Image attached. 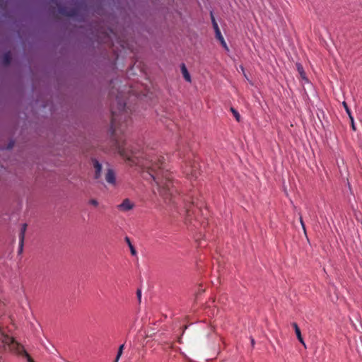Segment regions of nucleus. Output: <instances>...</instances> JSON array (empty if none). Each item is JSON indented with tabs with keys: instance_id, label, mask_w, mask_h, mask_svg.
Here are the masks:
<instances>
[{
	"instance_id": "1a4fd4ad",
	"label": "nucleus",
	"mask_w": 362,
	"mask_h": 362,
	"mask_svg": "<svg viewBox=\"0 0 362 362\" xmlns=\"http://www.w3.org/2000/svg\"><path fill=\"white\" fill-rule=\"evenodd\" d=\"M185 173L187 175H192V177H197V166L195 163L193 165L188 166H186V168L185 170Z\"/></svg>"
},
{
	"instance_id": "4be33fe9",
	"label": "nucleus",
	"mask_w": 362,
	"mask_h": 362,
	"mask_svg": "<svg viewBox=\"0 0 362 362\" xmlns=\"http://www.w3.org/2000/svg\"><path fill=\"white\" fill-rule=\"evenodd\" d=\"M300 221L303 230L305 231V224L301 216L300 217Z\"/></svg>"
},
{
	"instance_id": "39448f33",
	"label": "nucleus",
	"mask_w": 362,
	"mask_h": 362,
	"mask_svg": "<svg viewBox=\"0 0 362 362\" xmlns=\"http://www.w3.org/2000/svg\"><path fill=\"white\" fill-rule=\"evenodd\" d=\"M134 206V203L127 198L124 199L120 204L117 205V208L120 211L126 212L133 209Z\"/></svg>"
},
{
	"instance_id": "2eb2a0df",
	"label": "nucleus",
	"mask_w": 362,
	"mask_h": 362,
	"mask_svg": "<svg viewBox=\"0 0 362 362\" xmlns=\"http://www.w3.org/2000/svg\"><path fill=\"white\" fill-rule=\"evenodd\" d=\"M230 111L233 113V116L235 117V119L238 122H240V115L239 112L233 107H230Z\"/></svg>"
},
{
	"instance_id": "f257e3e1",
	"label": "nucleus",
	"mask_w": 362,
	"mask_h": 362,
	"mask_svg": "<svg viewBox=\"0 0 362 362\" xmlns=\"http://www.w3.org/2000/svg\"><path fill=\"white\" fill-rule=\"evenodd\" d=\"M117 104L118 112L112 110L111 130L119 154L129 165H139L144 169L143 177L146 180L151 179L154 183L152 185L154 194L158 193L166 204L183 208L189 213V204L194 202L187 204V198L180 194L178 183L172 179L166 169L164 157L152 149L135 151L126 141L124 134L130 123L129 112L124 101L118 99Z\"/></svg>"
},
{
	"instance_id": "4468645a",
	"label": "nucleus",
	"mask_w": 362,
	"mask_h": 362,
	"mask_svg": "<svg viewBox=\"0 0 362 362\" xmlns=\"http://www.w3.org/2000/svg\"><path fill=\"white\" fill-rule=\"evenodd\" d=\"M291 325H292V327H293V329L295 330V333L296 334V337H298L302 336L301 335L300 329L298 325H297V323L296 322H293V323H291Z\"/></svg>"
},
{
	"instance_id": "ddd939ff",
	"label": "nucleus",
	"mask_w": 362,
	"mask_h": 362,
	"mask_svg": "<svg viewBox=\"0 0 362 362\" xmlns=\"http://www.w3.org/2000/svg\"><path fill=\"white\" fill-rule=\"evenodd\" d=\"M125 241L127 242V243L128 244V245L129 247V249H130V251H131V254L133 256H135L136 255V251L134 247L132 245V243L130 241V239L128 237H126L125 238Z\"/></svg>"
},
{
	"instance_id": "f8f14e48",
	"label": "nucleus",
	"mask_w": 362,
	"mask_h": 362,
	"mask_svg": "<svg viewBox=\"0 0 362 362\" xmlns=\"http://www.w3.org/2000/svg\"><path fill=\"white\" fill-rule=\"evenodd\" d=\"M297 70L300 76V77L304 79L307 80L305 76V72L304 71L303 67L300 64H296Z\"/></svg>"
},
{
	"instance_id": "0eeeda50",
	"label": "nucleus",
	"mask_w": 362,
	"mask_h": 362,
	"mask_svg": "<svg viewBox=\"0 0 362 362\" xmlns=\"http://www.w3.org/2000/svg\"><path fill=\"white\" fill-rule=\"evenodd\" d=\"M27 223H23L21 228V232L19 233V252L23 251V242L25 238V231L27 230Z\"/></svg>"
},
{
	"instance_id": "20e7f679",
	"label": "nucleus",
	"mask_w": 362,
	"mask_h": 362,
	"mask_svg": "<svg viewBox=\"0 0 362 362\" xmlns=\"http://www.w3.org/2000/svg\"><path fill=\"white\" fill-rule=\"evenodd\" d=\"M59 13L61 15L65 16L76 17L78 16V10L77 8H67L65 6H59Z\"/></svg>"
},
{
	"instance_id": "7ed1b4c3",
	"label": "nucleus",
	"mask_w": 362,
	"mask_h": 362,
	"mask_svg": "<svg viewBox=\"0 0 362 362\" xmlns=\"http://www.w3.org/2000/svg\"><path fill=\"white\" fill-rule=\"evenodd\" d=\"M211 22H212L213 28H214V29L215 30L216 37L220 41L221 44L223 45V47L226 49H228V47H227V45H226V42L223 35H221V30H220V29L218 28V23H216L212 12H211Z\"/></svg>"
},
{
	"instance_id": "423d86ee",
	"label": "nucleus",
	"mask_w": 362,
	"mask_h": 362,
	"mask_svg": "<svg viewBox=\"0 0 362 362\" xmlns=\"http://www.w3.org/2000/svg\"><path fill=\"white\" fill-rule=\"evenodd\" d=\"M91 162H92L93 167L94 169V173H95L94 178L96 180H98L101 177V171L103 169V165L95 158H92Z\"/></svg>"
},
{
	"instance_id": "f3484780",
	"label": "nucleus",
	"mask_w": 362,
	"mask_h": 362,
	"mask_svg": "<svg viewBox=\"0 0 362 362\" xmlns=\"http://www.w3.org/2000/svg\"><path fill=\"white\" fill-rule=\"evenodd\" d=\"M343 106L347 113V115H349V117H352V115H351V110L349 109V107H348V105L346 102H343Z\"/></svg>"
},
{
	"instance_id": "6ab92c4d",
	"label": "nucleus",
	"mask_w": 362,
	"mask_h": 362,
	"mask_svg": "<svg viewBox=\"0 0 362 362\" xmlns=\"http://www.w3.org/2000/svg\"><path fill=\"white\" fill-rule=\"evenodd\" d=\"M349 119H350V121H351V124L352 129L354 131H356V127H355V124H354V120L353 116L350 117Z\"/></svg>"
},
{
	"instance_id": "412c9836",
	"label": "nucleus",
	"mask_w": 362,
	"mask_h": 362,
	"mask_svg": "<svg viewBox=\"0 0 362 362\" xmlns=\"http://www.w3.org/2000/svg\"><path fill=\"white\" fill-rule=\"evenodd\" d=\"M136 296L138 297V299L140 301L141 300V291L140 289H138L137 291H136Z\"/></svg>"
},
{
	"instance_id": "6e6552de",
	"label": "nucleus",
	"mask_w": 362,
	"mask_h": 362,
	"mask_svg": "<svg viewBox=\"0 0 362 362\" xmlns=\"http://www.w3.org/2000/svg\"><path fill=\"white\" fill-rule=\"evenodd\" d=\"M105 178L108 184L115 185L116 179L114 170L111 168H107L105 175Z\"/></svg>"
},
{
	"instance_id": "a211bd4d",
	"label": "nucleus",
	"mask_w": 362,
	"mask_h": 362,
	"mask_svg": "<svg viewBox=\"0 0 362 362\" xmlns=\"http://www.w3.org/2000/svg\"><path fill=\"white\" fill-rule=\"evenodd\" d=\"M89 204L93 205L94 206H97L98 205V202L96 199H92L89 201Z\"/></svg>"
},
{
	"instance_id": "dca6fc26",
	"label": "nucleus",
	"mask_w": 362,
	"mask_h": 362,
	"mask_svg": "<svg viewBox=\"0 0 362 362\" xmlns=\"http://www.w3.org/2000/svg\"><path fill=\"white\" fill-rule=\"evenodd\" d=\"M124 346V344H122V345L119 347L118 352H117V356H116V358H115V362H117V361H119V357H120V356H121V355L122 354V351H123Z\"/></svg>"
},
{
	"instance_id": "aec40b11",
	"label": "nucleus",
	"mask_w": 362,
	"mask_h": 362,
	"mask_svg": "<svg viewBox=\"0 0 362 362\" xmlns=\"http://www.w3.org/2000/svg\"><path fill=\"white\" fill-rule=\"evenodd\" d=\"M297 338H298V341L300 342V344H302L304 346V347H305V348H306L305 343V341H304L303 338L302 337V336L298 337H297Z\"/></svg>"
},
{
	"instance_id": "9b49d317",
	"label": "nucleus",
	"mask_w": 362,
	"mask_h": 362,
	"mask_svg": "<svg viewBox=\"0 0 362 362\" xmlns=\"http://www.w3.org/2000/svg\"><path fill=\"white\" fill-rule=\"evenodd\" d=\"M11 62V54L10 52H6L2 57V62L5 66L10 64Z\"/></svg>"
},
{
	"instance_id": "5701e85b",
	"label": "nucleus",
	"mask_w": 362,
	"mask_h": 362,
	"mask_svg": "<svg viewBox=\"0 0 362 362\" xmlns=\"http://www.w3.org/2000/svg\"><path fill=\"white\" fill-rule=\"evenodd\" d=\"M251 343H252V345L255 344V340L253 339H251Z\"/></svg>"
},
{
	"instance_id": "f03ea898",
	"label": "nucleus",
	"mask_w": 362,
	"mask_h": 362,
	"mask_svg": "<svg viewBox=\"0 0 362 362\" xmlns=\"http://www.w3.org/2000/svg\"><path fill=\"white\" fill-rule=\"evenodd\" d=\"M7 348L11 351H16L18 354L25 356L28 359V362H34L21 344L17 342L13 337L5 334L0 329V362H3L1 356L2 351Z\"/></svg>"
},
{
	"instance_id": "9d476101",
	"label": "nucleus",
	"mask_w": 362,
	"mask_h": 362,
	"mask_svg": "<svg viewBox=\"0 0 362 362\" xmlns=\"http://www.w3.org/2000/svg\"><path fill=\"white\" fill-rule=\"evenodd\" d=\"M181 71H182V74L183 75V77L184 78L188 81V82H190L191 81V77H190V75L187 71V69L186 67V66L185 65V64H182L181 65Z\"/></svg>"
}]
</instances>
